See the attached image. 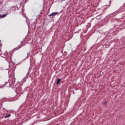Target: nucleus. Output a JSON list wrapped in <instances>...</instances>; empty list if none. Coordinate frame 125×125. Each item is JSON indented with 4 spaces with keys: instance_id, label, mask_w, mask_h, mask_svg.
I'll return each mask as SVG.
<instances>
[{
    "instance_id": "obj_16",
    "label": "nucleus",
    "mask_w": 125,
    "mask_h": 125,
    "mask_svg": "<svg viewBox=\"0 0 125 125\" xmlns=\"http://www.w3.org/2000/svg\"><path fill=\"white\" fill-rule=\"evenodd\" d=\"M20 48H18L17 49H19Z\"/></svg>"
},
{
    "instance_id": "obj_3",
    "label": "nucleus",
    "mask_w": 125,
    "mask_h": 125,
    "mask_svg": "<svg viewBox=\"0 0 125 125\" xmlns=\"http://www.w3.org/2000/svg\"><path fill=\"white\" fill-rule=\"evenodd\" d=\"M27 25L28 27H30V26H31V27H33L34 28L36 27V25L35 24V21L33 20H30L29 21L28 23H27Z\"/></svg>"
},
{
    "instance_id": "obj_13",
    "label": "nucleus",
    "mask_w": 125,
    "mask_h": 125,
    "mask_svg": "<svg viewBox=\"0 0 125 125\" xmlns=\"http://www.w3.org/2000/svg\"><path fill=\"white\" fill-rule=\"evenodd\" d=\"M2 54V53L1 52V51H0V55H1Z\"/></svg>"
},
{
    "instance_id": "obj_9",
    "label": "nucleus",
    "mask_w": 125,
    "mask_h": 125,
    "mask_svg": "<svg viewBox=\"0 0 125 125\" xmlns=\"http://www.w3.org/2000/svg\"><path fill=\"white\" fill-rule=\"evenodd\" d=\"M10 116H11V115L10 114H7L6 115L4 118L5 119H7V118H9V117H10Z\"/></svg>"
},
{
    "instance_id": "obj_10",
    "label": "nucleus",
    "mask_w": 125,
    "mask_h": 125,
    "mask_svg": "<svg viewBox=\"0 0 125 125\" xmlns=\"http://www.w3.org/2000/svg\"><path fill=\"white\" fill-rule=\"evenodd\" d=\"M112 19H114V17H109V20H112Z\"/></svg>"
},
{
    "instance_id": "obj_15",
    "label": "nucleus",
    "mask_w": 125,
    "mask_h": 125,
    "mask_svg": "<svg viewBox=\"0 0 125 125\" xmlns=\"http://www.w3.org/2000/svg\"><path fill=\"white\" fill-rule=\"evenodd\" d=\"M25 91H27V89H26H26H25Z\"/></svg>"
},
{
    "instance_id": "obj_5",
    "label": "nucleus",
    "mask_w": 125,
    "mask_h": 125,
    "mask_svg": "<svg viewBox=\"0 0 125 125\" xmlns=\"http://www.w3.org/2000/svg\"><path fill=\"white\" fill-rule=\"evenodd\" d=\"M59 12H55L50 14L49 16H50V18H53L54 16H56V15H59Z\"/></svg>"
},
{
    "instance_id": "obj_14",
    "label": "nucleus",
    "mask_w": 125,
    "mask_h": 125,
    "mask_svg": "<svg viewBox=\"0 0 125 125\" xmlns=\"http://www.w3.org/2000/svg\"><path fill=\"white\" fill-rule=\"evenodd\" d=\"M98 18V17H96V19H97Z\"/></svg>"
},
{
    "instance_id": "obj_2",
    "label": "nucleus",
    "mask_w": 125,
    "mask_h": 125,
    "mask_svg": "<svg viewBox=\"0 0 125 125\" xmlns=\"http://www.w3.org/2000/svg\"><path fill=\"white\" fill-rule=\"evenodd\" d=\"M4 58L8 63H9L10 62H11L12 60L11 59V54H10V52L6 53L5 54Z\"/></svg>"
},
{
    "instance_id": "obj_8",
    "label": "nucleus",
    "mask_w": 125,
    "mask_h": 125,
    "mask_svg": "<svg viewBox=\"0 0 125 125\" xmlns=\"http://www.w3.org/2000/svg\"><path fill=\"white\" fill-rule=\"evenodd\" d=\"M60 83H61V80L60 79L58 78L57 80L56 83L57 85H58V84Z\"/></svg>"
},
{
    "instance_id": "obj_12",
    "label": "nucleus",
    "mask_w": 125,
    "mask_h": 125,
    "mask_svg": "<svg viewBox=\"0 0 125 125\" xmlns=\"http://www.w3.org/2000/svg\"><path fill=\"white\" fill-rule=\"evenodd\" d=\"M104 105L106 106V105H107V102H105L104 103Z\"/></svg>"
},
{
    "instance_id": "obj_1",
    "label": "nucleus",
    "mask_w": 125,
    "mask_h": 125,
    "mask_svg": "<svg viewBox=\"0 0 125 125\" xmlns=\"http://www.w3.org/2000/svg\"><path fill=\"white\" fill-rule=\"evenodd\" d=\"M119 30V25H116L114 26V28L112 29L109 30L108 31H106L104 33L105 38H108L109 40H111V39L114 37V35L117 34Z\"/></svg>"
},
{
    "instance_id": "obj_4",
    "label": "nucleus",
    "mask_w": 125,
    "mask_h": 125,
    "mask_svg": "<svg viewBox=\"0 0 125 125\" xmlns=\"http://www.w3.org/2000/svg\"><path fill=\"white\" fill-rule=\"evenodd\" d=\"M15 89H16L17 91H22V87H21V85H15L14 86Z\"/></svg>"
},
{
    "instance_id": "obj_7",
    "label": "nucleus",
    "mask_w": 125,
    "mask_h": 125,
    "mask_svg": "<svg viewBox=\"0 0 125 125\" xmlns=\"http://www.w3.org/2000/svg\"><path fill=\"white\" fill-rule=\"evenodd\" d=\"M8 14L0 15V19H1V18H4V17H6Z\"/></svg>"
},
{
    "instance_id": "obj_6",
    "label": "nucleus",
    "mask_w": 125,
    "mask_h": 125,
    "mask_svg": "<svg viewBox=\"0 0 125 125\" xmlns=\"http://www.w3.org/2000/svg\"><path fill=\"white\" fill-rule=\"evenodd\" d=\"M14 81V79L13 78V79H12L11 82L9 83L10 85H12V84H13V86H15V85L14 84V83H15V81L13 82Z\"/></svg>"
},
{
    "instance_id": "obj_11",
    "label": "nucleus",
    "mask_w": 125,
    "mask_h": 125,
    "mask_svg": "<svg viewBox=\"0 0 125 125\" xmlns=\"http://www.w3.org/2000/svg\"><path fill=\"white\" fill-rule=\"evenodd\" d=\"M30 54H31V53H30V52H27V56L30 55Z\"/></svg>"
}]
</instances>
